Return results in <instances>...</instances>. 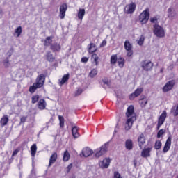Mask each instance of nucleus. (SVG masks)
<instances>
[{"label":"nucleus","mask_w":178,"mask_h":178,"mask_svg":"<svg viewBox=\"0 0 178 178\" xmlns=\"http://www.w3.org/2000/svg\"><path fill=\"white\" fill-rule=\"evenodd\" d=\"M154 66V64L151 61H143L142 63V67L143 70H151L152 69V67Z\"/></svg>","instance_id":"obj_14"},{"label":"nucleus","mask_w":178,"mask_h":178,"mask_svg":"<svg viewBox=\"0 0 178 178\" xmlns=\"http://www.w3.org/2000/svg\"><path fill=\"white\" fill-rule=\"evenodd\" d=\"M81 62L83 63H87V62H88V58L87 57H83L81 58Z\"/></svg>","instance_id":"obj_49"},{"label":"nucleus","mask_w":178,"mask_h":178,"mask_svg":"<svg viewBox=\"0 0 178 178\" xmlns=\"http://www.w3.org/2000/svg\"><path fill=\"white\" fill-rule=\"evenodd\" d=\"M105 45H106V40H103L102 44H100V47H105Z\"/></svg>","instance_id":"obj_52"},{"label":"nucleus","mask_w":178,"mask_h":178,"mask_svg":"<svg viewBox=\"0 0 178 178\" xmlns=\"http://www.w3.org/2000/svg\"><path fill=\"white\" fill-rule=\"evenodd\" d=\"M159 19V17H154L150 18L151 23L156 24L158 23V19Z\"/></svg>","instance_id":"obj_44"},{"label":"nucleus","mask_w":178,"mask_h":178,"mask_svg":"<svg viewBox=\"0 0 178 178\" xmlns=\"http://www.w3.org/2000/svg\"><path fill=\"white\" fill-rule=\"evenodd\" d=\"M124 48L127 51V56L130 57L133 55V44L129 40L124 42Z\"/></svg>","instance_id":"obj_4"},{"label":"nucleus","mask_w":178,"mask_h":178,"mask_svg":"<svg viewBox=\"0 0 178 178\" xmlns=\"http://www.w3.org/2000/svg\"><path fill=\"white\" fill-rule=\"evenodd\" d=\"M113 178H122V175L118 172H115L113 174Z\"/></svg>","instance_id":"obj_46"},{"label":"nucleus","mask_w":178,"mask_h":178,"mask_svg":"<svg viewBox=\"0 0 178 178\" xmlns=\"http://www.w3.org/2000/svg\"><path fill=\"white\" fill-rule=\"evenodd\" d=\"M44 83H45V76L43 74H41L37 77L36 82L35 83L39 88H41V87L44 86Z\"/></svg>","instance_id":"obj_8"},{"label":"nucleus","mask_w":178,"mask_h":178,"mask_svg":"<svg viewBox=\"0 0 178 178\" xmlns=\"http://www.w3.org/2000/svg\"><path fill=\"white\" fill-rule=\"evenodd\" d=\"M117 62L118 63L119 67H123L124 66L125 60L123 57H120L118 58Z\"/></svg>","instance_id":"obj_30"},{"label":"nucleus","mask_w":178,"mask_h":178,"mask_svg":"<svg viewBox=\"0 0 178 178\" xmlns=\"http://www.w3.org/2000/svg\"><path fill=\"white\" fill-rule=\"evenodd\" d=\"M161 147H162V143L161 142V140H156L154 144L155 149H161Z\"/></svg>","instance_id":"obj_40"},{"label":"nucleus","mask_w":178,"mask_h":178,"mask_svg":"<svg viewBox=\"0 0 178 178\" xmlns=\"http://www.w3.org/2000/svg\"><path fill=\"white\" fill-rule=\"evenodd\" d=\"M46 58L48 62H54V60H55V57H54V55H52V53H51V51L47 52Z\"/></svg>","instance_id":"obj_25"},{"label":"nucleus","mask_w":178,"mask_h":178,"mask_svg":"<svg viewBox=\"0 0 178 178\" xmlns=\"http://www.w3.org/2000/svg\"><path fill=\"white\" fill-rule=\"evenodd\" d=\"M22 34V26H18L15 30V33L14 35L17 38L20 37V35Z\"/></svg>","instance_id":"obj_32"},{"label":"nucleus","mask_w":178,"mask_h":178,"mask_svg":"<svg viewBox=\"0 0 178 178\" xmlns=\"http://www.w3.org/2000/svg\"><path fill=\"white\" fill-rule=\"evenodd\" d=\"M149 20V8H146L139 15V22L141 24H147Z\"/></svg>","instance_id":"obj_2"},{"label":"nucleus","mask_w":178,"mask_h":178,"mask_svg":"<svg viewBox=\"0 0 178 178\" xmlns=\"http://www.w3.org/2000/svg\"><path fill=\"white\" fill-rule=\"evenodd\" d=\"M118 62V56L116 55H112L111 57V64L115 65Z\"/></svg>","instance_id":"obj_39"},{"label":"nucleus","mask_w":178,"mask_h":178,"mask_svg":"<svg viewBox=\"0 0 178 178\" xmlns=\"http://www.w3.org/2000/svg\"><path fill=\"white\" fill-rule=\"evenodd\" d=\"M148 104V101L147 99H142V102H140V105L142 107H144Z\"/></svg>","instance_id":"obj_45"},{"label":"nucleus","mask_w":178,"mask_h":178,"mask_svg":"<svg viewBox=\"0 0 178 178\" xmlns=\"http://www.w3.org/2000/svg\"><path fill=\"white\" fill-rule=\"evenodd\" d=\"M69 159H70V153H69V151L65 150L63 154V161L64 162H67Z\"/></svg>","instance_id":"obj_27"},{"label":"nucleus","mask_w":178,"mask_h":178,"mask_svg":"<svg viewBox=\"0 0 178 178\" xmlns=\"http://www.w3.org/2000/svg\"><path fill=\"white\" fill-rule=\"evenodd\" d=\"M17 154H19V150L15 149L13 151L12 156H15V155H17Z\"/></svg>","instance_id":"obj_51"},{"label":"nucleus","mask_w":178,"mask_h":178,"mask_svg":"<svg viewBox=\"0 0 178 178\" xmlns=\"http://www.w3.org/2000/svg\"><path fill=\"white\" fill-rule=\"evenodd\" d=\"M163 72V69H161V73Z\"/></svg>","instance_id":"obj_56"},{"label":"nucleus","mask_w":178,"mask_h":178,"mask_svg":"<svg viewBox=\"0 0 178 178\" xmlns=\"http://www.w3.org/2000/svg\"><path fill=\"white\" fill-rule=\"evenodd\" d=\"M93 152H92V150L88 147L84 148L82 151L83 156H85V158H87L90 155H92Z\"/></svg>","instance_id":"obj_17"},{"label":"nucleus","mask_w":178,"mask_h":178,"mask_svg":"<svg viewBox=\"0 0 178 178\" xmlns=\"http://www.w3.org/2000/svg\"><path fill=\"white\" fill-rule=\"evenodd\" d=\"M153 32L156 37L159 38H163L165 37V29L157 24H155L154 26Z\"/></svg>","instance_id":"obj_3"},{"label":"nucleus","mask_w":178,"mask_h":178,"mask_svg":"<svg viewBox=\"0 0 178 178\" xmlns=\"http://www.w3.org/2000/svg\"><path fill=\"white\" fill-rule=\"evenodd\" d=\"M88 51H89V54H93V52H95V51H97V48L95 47V44L90 43Z\"/></svg>","instance_id":"obj_31"},{"label":"nucleus","mask_w":178,"mask_h":178,"mask_svg":"<svg viewBox=\"0 0 178 178\" xmlns=\"http://www.w3.org/2000/svg\"><path fill=\"white\" fill-rule=\"evenodd\" d=\"M51 42H52V37L49 36L44 40L45 47H49V45H51Z\"/></svg>","instance_id":"obj_34"},{"label":"nucleus","mask_w":178,"mask_h":178,"mask_svg":"<svg viewBox=\"0 0 178 178\" xmlns=\"http://www.w3.org/2000/svg\"><path fill=\"white\" fill-rule=\"evenodd\" d=\"M175 82L173 80L167 82L163 88V92H168L170 91V90L175 87Z\"/></svg>","instance_id":"obj_10"},{"label":"nucleus","mask_w":178,"mask_h":178,"mask_svg":"<svg viewBox=\"0 0 178 178\" xmlns=\"http://www.w3.org/2000/svg\"><path fill=\"white\" fill-rule=\"evenodd\" d=\"M136 6L135 3H131L130 4L127 5L124 8L125 13H127L128 15L134 13L136 10Z\"/></svg>","instance_id":"obj_9"},{"label":"nucleus","mask_w":178,"mask_h":178,"mask_svg":"<svg viewBox=\"0 0 178 178\" xmlns=\"http://www.w3.org/2000/svg\"><path fill=\"white\" fill-rule=\"evenodd\" d=\"M170 112L173 116H178V104L176 106L172 107Z\"/></svg>","instance_id":"obj_29"},{"label":"nucleus","mask_w":178,"mask_h":178,"mask_svg":"<svg viewBox=\"0 0 178 178\" xmlns=\"http://www.w3.org/2000/svg\"><path fill=\"white\" fill-rule=\"evenodd\" d=\"M72 168H73V165L72 164H70L67 166V172H70V170L72 169Z\"/></svg>","instance_id":"obj_53"},{"label":"nucleus","mask_w":178,"mask_h":178,"mask_svg":"<svg viewBox=\"0 0 178 178\" xmlns=\"http://www.w3.org/2000/svg\"><path fill=\"white\" fill-rule=\"evenodd\" d=\"M38 106L41 111L44 110L47 106V102H45V99H41L38 103Z\"/></svg>","instance_id":"obj_19"},{"label":"nucleus","mask_w":178,"mask_h":178,"mask_svg":"<svg viewBox=\"0 0 178 178\" xmlns=\"http://www.w3.org/2000/svg\"><path fill=\"white\" fill-rule=\"evenodd\" d=\"M170 145H172V137L169 136L165 143L163 152H164V154H166V152H168V151H169L170 149Z\"/></svg>","instance_id":"obj_12"},{"label":"nucleus","mask_w":178,"mask_h":178,"mask_svg":"<svg viewBox=\"0 0 178 178\" xmlns=\"http://www.w3.org/2000/svg\"><path fill=\"white\" fill-rule=\"evenodd\" d=\"M7 55H8V56H10L12 55V50L10 51H8L7 53Z\"/></svg>","instance_id":"obj_54"},{"label":"nucleus","mask_w":178,"mask_h":178,"mask_svg":"<svg viewBox=\"0 0 178 178\" xmlns=\"http://www.w3.org/2000/svg\"><path fill=\"white\" fill-rule=\"evenodd\" d=\"M58 120L60 122L59 124L60 127H65V118L63 116L58 115Z\"/></svg>","instance_id":"obj_37"},{"label":"nucleus","mask_w":178,"mask_h":178,"mask_svg":"<svg viewBox=\"0 0 178 178\" xmlns=\"http://www.w3.org/2000/svg\"><path fill=\"white\" fill-rule=\"evenodd\" d=\"M151 151H152L151 147L143 149L141 152V156L143 158H149V156H151Z\"/></svg>","instance_id":"obj_15"},{"label":"nucleus","mask_w":178,"mask_h":178,"mask_svg":"<svg viewBox=\"0 0 178 178\" xmlns=\"http://www.w3.org/2000/svg\"><path fill=\"white\" fill-rule=\"evenodd\" d=\"M168 116V113L166 111H163V113L161 114L159 118H158V124L157 129H159L163 123H165V120H166V117Z\"/></svg>","instance_id":"obj_6"},{"label":"nucleus","mask_w":178,"mask_h":178,"mask_svg":"<svg viewBox=\"0 0 178 178\" xmlns=\"http://www.w3.org/2000/svg\"><path fill=\"white\" fill-rule=\"evenodd\" d=\"M8 122H9V118H8V115H4L0 121L1 126H6L8 124Z\"/></svg>","instance_id":"obj_28"},{"label":"nucleus","mask_w":178,"mask_h":178,"mask_svg":"<svg viewBox=\"0 0 178 178\" xmlns=\"http://www.w3.org/2000/svg\"><path fill=\"white\" fill-rule=\"evenodd\" d=\"M83 92V90L81 88H79L76 93H75V95H80V94H81Z\"/></svg>","instance_id":"obj_48"},{"label":"nucleus","mask_w":178,"mask_h":178,"mask_svg":"<svg viewBox=\"0 0 178 178\" xmlns=\"http://www.w3.org/2000/svg\"><path fill=\"white\" fill-rule=\"evenodd\" d=\"M92 59L93 62L95 63V66H98V60L99 58L98 57V55L94 54L92 55Z\"/></svg>","instance_id":"obj_35"},{"label":"nucleus","mask_w":178,"mask_h":178,"mask_svg":"<svg viewBox=\"0 0 178 178\" xmlns=\"http://www.w3.org/2000/svg\"><path fill=\"white\" fill-rule=\"evenodd\" d=\"M67 80H69V74H65L61 80H58L59 86H63V84H65V83L67 81Z\"/></svg>","instance_id":"obj_24"},{"label":"nucleus","mask_w":178,"mask_h":178,"mask_svg":"<svg viewBox=\"0 0 178 178\" xmlns=\"http://www.w3.org/2000/svg\"><path fill=\"white\" fill-rule=\"evenodd\" d=\"M134 166H136V163H134Z\"/></svg>","instance_id":"obj_57"},{"label":"nucleus","mask_w":178,"mask_h":178,"mask_svg":"<svg viewBox=\"0 0 178 178\" xmlns=\"http://www.w3.org/2000/svg\"><path fill=\"white\" fill-rule=\"evenodd\" d=\"M109 165H111V159L110 158H106L103 159L102 161H99V166L102 169H108L109 168Z\"/></svg>","instance_id":"obj_7"},{"label":"nucleus","mask_w":178,"mask_h":178,"mask_svg":"<svg viewBox=\"0 0 178 178\" xmlns=\"http://www.w3.org/2000/svg\"><path fill=\"white\" fill-rule=\"evenodd\" d=\"M125 147L128 151H131L133 149V140L127 139L125 142Z\"/></svg>","instance_id":"obj_20"},{"label":"nucleus","mask_w":178,"mask_h":178,"mask_svg":"<svg viewBox=\"0 0 178 178\" xmlns=\"http://www.w3.org/2000/svg\"><path fill=\"white\" fill-rule=\"evenodd\" d=\"M86 15V10L84 8H80L78 11V19L81 20V22L84 18V16Z\"/></svg>","instance_id":"obj_21"},{"label":"nucleus","mask_w":178,"mask_h":178,"mask_svg":"<svg viewBox=\"0 0 178 178\" xmlns=\"http://www.w3.org/2000/svg\"><path fill=\"white\" fill-rule=\"evenodd\" d=\"M31 99L32 104H35L36 102H38V99H40V96H38V95L33 96Z\"/></svg>","instance_id":"obj_42"},{"label":"nucleus","mask_w":178,"mask_h":178,"mask_svg":"<svg viewBox=\"0 0 178 178\" xmlns=\"http://www.w3.org/2000/svg\"><path fill=\"white\" fill-rule=\"evenodd\" d=\"M51 49L53 51V52H59V51H60V44L54 43L51 45Z\"/></svg>","instance_id":"obj_23"},{"label":"nucleus","mask_w":178,"mask_h":178,"mask_svg":"<svg viewBox=\"0 0 178 178\" xmlns=\"http://www.w3.org/2000/svg\"><path fill=\"white\" fill-rule=\"evenodd\" d=\"M57 159H58V154L56 152L53 153L49 159V166H51L52 164L55 163Z\"/></svg>","instance_id":"obj_18"},{"label":"nucleus","mask_w":178,"mask_h":178,"mask_svg":"<svg viewBox=\"0 0 178 178\" xmlns=\"http://www.w3.org/2000/svg\"><path fill=\"white\" fill-rule=\"evenodd\" d=\"M4 63H5V64H6V63H9V60H6L4 61Z\"/></svg>","instance_id":"obj_55"},{"label":"nucleus","mask_w":178,"mask_h":178,"mask_svg":"<svg viewBox=\"0 0 178 178\" xmlns=\"http://www.w3.org/2000/svg\"><path fill=\"white\" fill-rule=\"evenodd\" d=\"M172 8H168V17H173V15H172Z\"/></svg>","instance_id":"obj_47"},{"label":"nucleus","mask_w":178,"mask_h":178,"mask_svg":"<svg viewBox=\"0 0 178 178\" xmlns=\"http://www.w3.org/2000/svg\"><path fill=\"white\" fill-rule=\"evenodd\" d=\"M104 87H109L111 86V81L108 80V78H104L102 79Z\"/></svg>","instance_id":"obj_38"},{"label":"nucleus","mask_w":178,"mask_h":178,"mask_svg":"<svg viewBox=\"0 0 178 178\" xmlns=\"http://www.w3.org/2000/svg\"><path fill=\"white\" fill-rule=\"evenodd\" d=\"M145 40V36L143 35H140V37L136 40L137 44H139L140 46L143 45L144 44V41Z\"/></svg>","instance_id":"obj_33"},{"label":"nucleus","mask_w":178,"mask_h":178,"mask_svg":"<svg viewBox=\"0 0 178 178\" xmlns=\"http://www.w3.org/2000/svg\"><path fill=\"white\" fill-rule=\"evenodd\" d=\"M66 10H67V6L66 4H63L60 6L59 17L60 19H65V16H66Z\"/></svg>","instance_id":"obj_13"},{"label":"nucleus","mask_w":178,"mask_h":178,"mask_svg":"<svg viewBox=\"0 0 178 178\" xmlns=\"http://www.w3.org/2000/svg\"><path fill=\"white\" fill-rule=\"evenodd\" d=\"M72 133L74 138H79V137H80V134H79V128L77 127H72Z\"/></svg>","instance_id":"obj_22"},{"label":"nucleus","mask_w":178,"mask_h":178,"mask_svg":"<svg viewBox=\"0 0 178 178\" xmlns=\"http://www.w3.org/2000/svg\"><path fill=\"white\" fill-rule=\"evenodd\" d=\"M127 121L125 123L124 129L127 131H129L131 127H133V123L137 120L136 113H134V106H129L127 108L126 113Z\"/></svg>","instance_id":"obj_1"},{"label":"nucleus","mask_w":178,"mask_h":178,"mask_svg":"<svg viewBox=\"0 0 178 178\" xmlns=\"http://www.w3.org/2000/svg\"><path fill=\"white\" fill-rule=\"evenodd\" d=\"M26 119H27V118H26V117H22V118H21V119H20V123H25Z\"/></svg>","instance_id":"obj_50"},{"label":"nucleus","mask_w":178,"mask_h":178,"mask_svg":"<svg viewBox=\"0 0 178 178\" xmlns=\"http://www.w3.org/2000/svg\"><path fill=\"white\" fill-rule=\"evenodd\" d=\"M106 151H108L106 145H102L99 149L95 150V158H99V156H102V155L106 153Z\"/></svg>","instance_id":"obj_5"},{"label":"nucleus","mask_w":178,"mask_h":178,"mask_svg":"<svg viewBox=\"0 0 178 178\" xmlns=\"http://www.w3.org/2000/svg\"><path fill=\"white\" fill-rule=\"evenodd\" d=\"M97 74H98V70H97V69H93L90 72L89 76L90 77H95Z\"/></svg>","instance_id":"obj_41"},{"label":"nucleus","mask_w":178,"mask_h":178,"mask_svg":"<svg viewBox=\"0 0 178 178\" xmlns=\"http://www.w3.org/2000/svg\"><path fill=\"white\" fill-rule=\"evenodd\" d=\"M138 143L139 148H140V149H143L144 144H145V138L144 136V134H142L138 136Z\"/></svg>","instance_id":"obj_16"},{"label":"nucleus","mask_w":178,"mask_h":178,"mask_svg":"<svg viewBox=\"0 0 178 178\" xmlns=\"http://www.w3.org/2000/svg\"><path fill=\"white\" fill-rule=\"evenodd\" d=\"M144 91V88H138L133 93L129 95V99L133 100L134 98H137Z\"/></svg>","instance_id":"obj_11"},{"label":"nucleus","mask_w":178,"mask_h":178,"mask_svg":"<svg viewBox=\"0 0 178 178\" xmlns=\"http://www.w3.org/2000/svg\"><path fill=\"white\" fill-rule=\"evenodd\" d=\"M165 134V129H160L157 134V138H161Z\"/></svg>","instance_id":"obj_43"},{"label":"nucleus","mask_w":178,"mask_h":178,"mask_svg":"<svg viewBox=\"0 0 178 178\" xmlns=\"http://www.w3.org/2000/svg\"><path fill=\"white\" fill-rule=\"evenodd\" d=\"M35 154H37V145L33 144L31 147V155L34 158V156H35Z\"/></svg>","instance_id":"obj_26"},{"label":"nucleus","mask_w":178,"mask_h":178,"mask_svg":"<svg viewBox=\"0 0 178 178\" xmlns=\"http://www.w3.org/2000/svg\"><path fill=\"white\" fill-rule=\"evenodd\" d=\"M37 88H40L35 83L33 84V86L29 87V91L33 94V92H35V90Z\"/></svg>","instance_id":"obj_36"}]
</instances>
